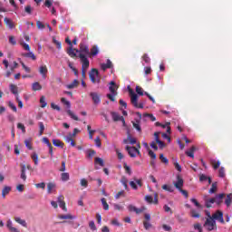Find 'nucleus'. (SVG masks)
<instances>
[{"label": "nucleus", "instance_id": "nucleus-1", "mask_svg": "<svg viewBox=\"0 0 232 232\" xmlns=\"http://www.w3.org/2000/svg\"><path fill=\"white\" fill-rule=\"evenodd\" d=\"M129 93L130 95V102L132 106H134V108H139L142 110V108H144V103L143 102L139 103V96L136 93H134L131 88H129Z\"/></svg>", "mask_w": 232, "mask_h": 232}, {"label": "nucleus", "instance_id": "nucleus-2", "mask_svg": "<svg viewBox=\"0 0 232 232\" xmlns=\"http://www.w3.org/2000/svg\"><path fill=\"white\" fill-rule=\"evenodd\" d=\"M109 90L111 93L107 94V98H109L111 102H115V97H117V90H119V86H117V83H115V82H111Z\"/></svg>", "mask_w": 232, "mask_h": 232}, {"label": "nucleus", "instance_id": "nucleus-3", "mask_svg": "<svg viewBox=\"0 0 232 232\" xmlns=\"http://www.w3.org/2000/svg\"><path fill=\"white\" fill-rule=\"evenodd\" d=\"M76 53H79V59L81 61V55L85 59L90 57V47L84 44H80V49L76 50Z\"/></svg>", "mask_w": 232, "mask_h": 232}, {"label": "nucleus", "instance_id": "nucleus-4", "mask_svg": "<svg viewBox=\"0 0 232 232\" xmlns=\"http://www.w3.org/2000/svg\"><path fill=\"white\" fill-rule=\"evenodd\" d=\"M203 227L207 231H215L217 230V221L214 220L211 217L207 218Z\"/></svg>", "mask_w": 232, "mask_h": 232}, {"label": "nucleus", "instance_id": "nucleus-5", "mask_svg": "<svg viewBox=\"0 0 232 232\" xmlns=\"http://www.w3.org/2000/svg\"><path fill=\"white\" fill-rule=\"evenodd\" d=\"M81 63H82V79H86V70L90 68V60L81 55Z\"/></svg>", "mask_w": 232, "mask_h": 232}, {"label": "nucleus", "instance_id": "nucleus-6", "mask_svg": "<svg viewBox=\"0 0 232 232\" xmlns=\"http://www.w3.org/2000/svg\"><path fill=\"white\" fill-rule=\"evenodd\" d=\"M89 79L93 84L96 82H101V78H99V70L92 69L91 72L89 73Z\"/></svg>", "mask_w": 232, "mask_h": 232}, {"label": "nucleus", "instance_id": "nucleus-7", "mask_svg": "<svg viewBox=\"0 0 232 232\" xmlns=\"http://www.w3.org/2000/svg\"><path fill=\"white\" fill-rule=\"evenodd\" d=\"M126 150L128 151V154L130 155V157L135 158L137 157V155H139V157L141 156L140 150H139V149H137L136 147L127 146Z\"/></svg>", "mask_w": 232, "mask_h": 232}, {"label": "nucleus", "instance_id": "nucleus-8", "mask_svg": "<svg viewBox=\"0 0 232 232\" xmlns=\"http://www.w3.org/2000/svg\"><path fill=\"white\" fill-rule=\"evenodd\" d=\"M210 218H213L215 221L218 220V222H220V224H226V222L224 221V212H222L221 210H217L216 213H214Z\"/></svg>", "mask_w": 232, "mask_h": 232}, {"label": "nucleus", "instance_id": "nucleus-9", "mask_svg": "<svg viewBox=\"0 0 232 232\" xmlns=\"http://www.w3.org/2000/svg\"><path fill=\"white\" fill-rule=\"evenodd\" d=\"M133 180L134 181L130 182V188H132V189L137 190V189H139V187L142 188V179H141L134 178ZM137 184L139 187H137Z\"/></svg>", "mask_w": 232, "mask_h": 232}, {"label": "nucleus", "instance_id": "nucleus-10", "mask_svg": "<svg viewBox=\"0 0 232 232\" xmlns=\"http://www.w3.org/2000/svg\"><path fill=\"white\" fill-rule=\"evenodd\" d=\"M77 50L79 49H73V46H69L66 52L67 54L72 57V59H74V57H77Z\"/></svg>", "mask_w": 232, "mask_h": 232}, {"label": "nucleus", "instance_id": "nucleus-11", "mask_svg": "<svg viewBox=\"0 0 232 232\" xmlns=\"http://www.w3.org/2000/svg\"><path fill=\"white\" fill-rule=\"evenodd\" d=\"M174 186L177 189H179V191H180L184 186V179H182L180 176H177V182L174 183Z\"/></svg>", "mask_w": 232, "mask_h": 232}, {"label": "nucleus", "instance_id": "nucleus-12", "mask_svg": "<svg viewBox=\"0 0 232 232\" xmlns=\"http://www.w3.org/2000/svg\"><path fill=\"white\" fill-rule=\"evenodd\" d=\"M43 142L48 146L49 153L51 157H53V146H52V143H50V140H48V138H43Z\"/></svg>", "mask_w": 232, "mask_h": 232}, {"label": "nucleus", "instance_id": "nucleus-13", "mask_svg": "<svg viewBox=\"0 0 232 232\" xmlns=\"http://www.w3.org/2000/svg\"><path fill=\"white\" fill-rule=\"evenodd\" d=\"M39 73L42 75L43 79H46V75L48 73V67L46 65L40 66Z\"/></svg>", "mask_w": 232, "mask_h": 232}, {"label": "nucleus", "instance_id": "nucleus-14", "mask_svg": "<svg viewBox=\"0 0 232 232\" xmlns=\"http://www.w3.org/2000/svg\"><path fill=\"white\" fill-rule=\"evenodd\" d=\"M57 201H58L60 208H62L63 209V211H67L66 203L64 202V196H63V195L59 196Z\"/></svg>", "mask_w": 232, "mask_h": 232}, {"label": "nucleus", "instance_id": "nucleus-15", "mask_svg": "<svg viewBox=\"0 0 232 232\" xmlns=\"http://www.w3.org/2000/svg\"><path fill=\"white\" fill-rule=\"evenodd\" d=\"M224 197H226V194L224 193L216 195V197L214 198V200L216 204H218V206H220V204H222L224 200Z\"/></svg>", "mask_w": 232, "mask_h": 232}, {"label": "nucleus", "instance_id": "nucleus-16", "mask_svg": "<svg viewBox=\"0 0 232 232\" xmlns=\"http://www.w3.org/2000/svg\"><path fill=\"white\" fill-rule=\"evenodd\" d=\"M90 96L92 97V102H94V104H99L101 102V96H99V93L91 92Z\"/></svg>", "mask_w": 232, "mask_h": 232}, {"label": "nucleus", "instance_id": "nucleus-17", "mask_svg": "<svg viewBox=\"0 0 232 232\" xmlns=\"http://www.w3.org/2000/svg\"><path fill=\"white\" fill-rule=\"evenodd\" d=\"M101 68H102V70H103V72H106V70H108L110 68H113V63H111V61L110 59H108L106 63L101 64Z\"/></svg>", "mask_w": 232, "mask_h": 232}, {"label": "nucleus", "instance_id": "nucleus-18", "mask_svg": "<svg viewBox=\"0 0 232 232\" xmlns=\"http://www.w3.org/2000/svg\"><path fill=\"white\" fill-rule=\"evenodd\" d=\"M96 55H99V47H97V45H93L89 52V57H96Z\"/></svg>", "mask_w": 232, "mask_h": 232}, {"label": "nucleus", "instance_id": "nucleus-19", "mask_svg": "<svg viewBox=\"0 0 232 232\" xmlns=\"http://www.w3.org/2000/svg\"><path fill=\"white\" fill-rule=\"evenodd\" d=\"M4 23L6 26L9 27L10 30H14V28H15V25L14 24V22L12 21V19L8 17L4 18Z\"/></svg>", "mask_w": 232, "mask_h": 232}, {"label": "nucleus", "instance_id": "nucleus-20", "mask_svg": "<svg viewBox=\"0 0 232 232\" xmlns=\"http://www.w3.org/2000/svg\"><path fill=\"white\" fill-rule=\"evenodd\" d=\"M14 220L16 221L17 224H20V226H23V227H28V224L26 223V220L22 219L19 217H14Z\"/></svg>", "mask_w": 232, "mask_h": 232}, {"label": "nucleus", "instance_id": "nucleus-21", "mask_svg": "<svg viewBox=\"0 0 232 232\" xmlns=\"http://www.w3.org/2000/svg\"><path fill=\"white\" fill-rule=\"evenodd\" d=\"M195 151H197V147L192 146L189 150H187L185 153L188 157H190L191 159H195Z\"/></svg>", "mask_w": 232, "mask_h": 232}, {"label": "nucleus", "instance_id": "nucleus-22", "mask_svg": "<svg viewBox=\"0 0 232 232\" xmlns=\"http://www.w3.org/2000/svg\"><path fill=\"white\" fill-rule=\"evenodd\" d=\"M6 227L9 229L10 232H20L19 229H17L16 227H14V224L10 219L7 220Z\"/></svg>", "mask_w": 232, "mask_h": 232}, {"label": "nucleus", "instance_id": "nucleus-23", "mask_svg": "<svg viewBox=\"0 0 232 232\" xmlns=\"http://www.w3.org/2000/svg\"><path fill=\"white\" fill-rule=\"evenodd\" d=\"M128 210L134 213H137V215H139L140 213H142V209L140 208H137V207L133 206V205H129L128 206Z\"/></svg>", "mask_w": 232, "mask_h": 232}, {"label": "nucleus", "instance_id": "nucleus-24", "mask_svg": "<svg viewBox=\"0 0 232 232\" xmlns=\"http://www.w3.org/2000/svg\"><path fill=\"white\" fill-rule=\"evenodd\" d=\"M22 180L26 181V165H21V175Z\"/></svg>", "mask_w": 232, "mask_h": 232}, {"label": "nucleus", "instance_id": "nucleus-25", "mask_svg": "<svg viewBox=\"0 0 232 232\" xmlns=\"http://www.w3.org/2000/svg\"><path fill=\"white\" fill-rule=\"evenodd\" d=\"M58 218H60L61 220H73L75 217L72 216V214H66V215H59Z\"/></svg>", "mask_w": 232, "mask_h": 232}, {"label": "nucleus", "instance_id": "nucleus-26", "mask_svg": "<svg viewBox=\"0 0 232 232\" xmlns=\"http://www.w3.org/2000/svg\"><path fill=\"white\" fill-rule=\"evenodd\" d=\"M79 82L78 80H74L72 83L66 85L67 90H73L74 88H78Z\"/></svg>", "mask_w": 232, "mask_h": 232}, {"label": "nucleus", "instance_id": "nucleus-27", "mask_svg": "<svg viewBox=\"0 0 232 232\" xmlns=\"http://www.w3.org/2000/svg\"><path fill=\"white\" fill-rule=\"evenodd\" d=\"M32 90L33 92H40V90H43V86L41 83H39V82H35L32 85Z\"/></svg>", "mask_w": 232, "mask_h": 232}, {"label": "nucleus", "instance_id": "nucleus-28", "mask_svg": "<svg viewBox=\"0 0 232 232\" xmlns=\"http://www.w3.org/2000/svg\"><path fill=\"white\" fill-rule=\"evenodd\" d=\"M12 191V188L8 186H5L4 188L2 189V197L3 198H6V195Z\"/></svg>", "mask_w": 232, "mask_h": 232}, {"label": "nucleus", "instance_id": "nucleus-29", "mask_svg": "<svg viewBox=\"0 0 232 232\" xmlns=\"http://www.w3.org/2000/svg\"><path fill=\"white\" fill-rule=\"evenodd\" d=\"M112 121H114V122H119V121H121L122 119V116L119 115V113L117 112H111Z\"/></svg>", "mask_w": 232, "mask_h": 232}, {"label": "nucleus", "instance_id": "nucleus-30", "mask_svg": "<svg viewBox=\"0 0 232 232\" xmlns=\"http://www.w3.org/2000/svg\"><path fill=\"white\" fill-rule=\"evenodd\" d=\"M123 142L125 144H128V142H130V144H137V139L131 138V136L129 134L127 140H124Z\"/></svg>", "mask_w": 232, "mask_h": 232}, {"label": "nucleus", "instance_id": "nucleus-31", "mask_svg": "<svg viewBox=\"0 0 232 232\" xmlns=\"http://www.w3.org/2000/svg\"><path fill=\"white\" fill-rule=\"evenodd\" d=\"M215 198H205V206L206 208H211L212 204H215Z\"/></svg>", "mask_w": 232, "mask_h": 232}, {"label": "nucleus", "instance_id": "nucleus-32", "mask_svg": "<svg viewBox=\"0 0 232 232\" xmlns=\"http://www.w3.org/2000/svg\"><path fill=\"white\" fill-rule=\"evenodd\" d=\"M218 186V182L212 183L211 188L208 190V193H210V195H213V193H217Z\"/></svg>", "mask_w": 232, "mask_h": 232}, {"label": "nucleus", "instance_id": "nucleus-33", "mask_svg": "<svg viewBox=\"0 0 232 232\" xmlns=\"http://www.w3.org/2000/svg\"><path fill=\"white\" fill-rule=\"evenodd\" d=\"M10 92L11 93H13L14 95H17L18 94V88L17 85L11 83L10 84Z\"/></svg>", "mask_w": 232, "mask_h": 232}, {"label": "nucleus", "instance_id": "nucleus-34", "mask_svg": "<svg viewBox=\"0 0 232 232\" xmlns=\"http://www.w3.org/2000/svg\"><path fill=\"white\" fill-rule=\"evenodd\" d=\"M61 179L63 182H68V180H70V174L68 172H63L61 174Z\"/></svg>", "mask_w": 232, "mask_h": 232}, {"label": "nucleus", "instance_id": "nucleus-35", "mask_svg": "<svg viewBox=\"0 0 232 232\" xmlns=\"http://www.w3.org/2000/svg\"><path fill=\"white\" fill-rule=\"evenodd\" d=\"M53 146H56V148H63L64 146V143L61 141V140H53Z\"/></svg>", "mask_w": 232, "mask_h": 232}, {"label": "nucleus", "instance_id": "nucleus-36", "mask_svg": "<svg viewBox=\"0 0 232 232\" xmlns=\"http://www.w3.org/2000/svg\"><path fill=\"white\" fill-rule=\"evenodd\" d=\"M210 164L213 166L214 169H218L220 168V161H217L216 160H211Z\"/></svg>", "mask_w": 232, "mask_h": 232}, {"label": "nucleus", "instance_id": "nucleus-37", "mask_svg": "<svg viewBox=\"0 0 232 232\" xmlns=\"http://www.w3.org/2000/svg\"><path fill=\"white\" fill-rule=\"evenodd\" d=\"M67 115H69V117H71V119L73 121H79V117H77V115H75L72 110H67Z\"/></svg>", "mask_w": 232, "mask_h": 232}, {"label": "nucleus", "instance_id": "nucleus-38", "mask_svg": "<svg viewBox=\"0 0 232 232\" xmlns=\"http://www.w3.org/2000/svg\"><path fill=\"white\" fill-rule=\"evenodd\" d=\"M232 203V194H228L227 196V198L225 199V204L227 208H229V206H231Z\"/></svg>", "mask_w": 232, "mask_h": 232}, {"label": "nucleus", "instance_id": "nucleus-39", "mask_svg": "<svg viewBox=\"0 0 232 232\" xmlns=\"http://www.w3.org/2000/svg\"><path fill=\"white\" fill-rule=\"evenodd\" d=\"M53 189H55V184L54 183H48L47 184V192L50 194H52V191H53Z\"/></svg>", "mask_w": 232, "mask_h": 232}, {"label": "nucleus", "instance_id": "nucleus-40", "mask_svg": "<svg viewBox=\"0 0 232 232\" xmlns=\"http://www.w3.org/2000/svg\"><path fill=\"white\" fill-rule=\"evenodd\" d=\"M133 128H135V130H137V131H139L140 133V131H142V128H140V121H136V122L132 123Z\"/></svg>", "mask_w": 232, "mask_h": 232}, {"label": "nucleus", "instance_id": "nucleus-41", "mask_svg": "<svg viewBox=\"0 0 232 232\" xmlns=\"http://www.w3.org/2000/svg\"><path fill=\"white\" fill-rule=\"evenodd\" d=\"M160 160L166 165L169 164V160L164 156V154H160Z\"/></svg>", "mask_w": 232, "mask_h": 232}, {"label": "nucleus", "instance_id": "nucleus-42", "mask_svg": "<svg viewBox=\"0 0 232 232\" xmlns=\"http://www.w3.org/2000/svg\"><path fill=\"white\" fill-rule=\"evenodd\" d=\"M190 217H192V218H200V213L197 212L195 209H191Z\"/></svg>", "mask_w": 232, "mask_h": 232}, {"label": "nucleus", "instance_id": "nucleus-43", "mask_svg": "<svg viewBox=\"0 0 232 232\" xmlns=\"http://www.w3.org/2000/svg\"><path fill=\"white\" fill-rule=\"evenodd\" d=\"M102 204L103 206V209L105 211H108V209H110V205H108V202L106 201V198H102Z\"/></svg>", "mask_w": 232, "mask_h": 232}, {"label": "nucleus", "instance_id": "nucleus-44", "mask_svg": "<svg viewBox=\"0 0 232 232\" xmlns=\"http://www.w3.org/2000/svg\"><path fill=\"white\" fill-rule=\"evenodd\" d=\"M142 61H144V63H146V64H150L151 63V59L150 58L148 53H144L142 55Z\"/></svg>", "mask_w": 232, "mask_h": 232}, {"label": "nucleus", "instance_id": "nucleus-45", "mask_svg": "<svg viewBox=\"0 0 232 232\" xmlns=\"http://www.w3.org/2000/svg\"><path fill=\"white\" fill-rule=\"evenodd\" d=\"M40 130H39V137H41V135H43V133H44V123H43V121H40L38 123Z\"/></svg>", "mask_w": 232, "mask_h": 232}, {"label": "nucleus", "instance_id": "nucleus-46", "mask_svg": "<svg viewBox=\"0 0 232 232\" xmlns=\"http://www.w3.org/2000/svg\"><path fill=\"white\" fill-rule=\"evenodd\" d=\"M40 102L42 103L41 108H46V106H48V103H46V97L44 96L40 98Z\"/></svg>", "mask_w": 232, "mask_h": 232}, {"label": "nucleus", "instance_id": "nucleus-47", "mask_svg": "<svg viewBox=\"0 0 232 232\" xmlns=\"http://www.w3.org/2000/svg\"><path fill=\"white\" fill-rule=\"evenodd\" d=\"M32 159H33V160L34 162V165L38 166L39 165V156L37 155V153H34L32 155Z\"/></svg>", "mask_w": 232, "mask_h": 232}, {"label": "nucleus", "instance_id": "nucleus-48", "mask_svg": "<svg viewBox=\"0 0 232 232\" xmlns=\"http://www.w3.org/2000/svg\"><path fill=\"white\" fill-rule=\"evenodd\" d=\"M94 162L95 164H99L100 166H102V168H103L104 166V160L102 158H95Z\"/></svg>", "mask_w": 232, "mask_h": 232}, {"label": "nucleus", "instance_id": "nucleus-49", "mask_svg": "<svg viewBox=\"0 0 232 232\" xmlns=\"http://www.w3.org/2000/svg\"><path fill=\"white\" fill-rule=\"evenodd\" d=\"M61 102H63V104H64L65 106H67L68 110H70V108H72V104L70 103L69 101H67L66 98H62Z\"/></svg>", "mask_w": 232, "mask_h": 232}, {"label": "nucleus", "instance_id": "nucleus-50", "mask_svg": "<svg viewBox=\"0 0 232 232\" xmlns=\"http://www.w3.org/2000/svg\"><path fill=\"white\" fill-rule=\"evenodd\" d=\"M143 227L146 230L151 229L152 225H151V223L150 221H143Z\"/></svg>", "mask_w": 232, "mask_h": 232}, {"label": "nucleus", "instance_id": "nucleus-51", "mask_svg": "<svg viewBox=\"0 0 232 232\" xmlns=\"http://www.w3.org/2000/svg\"><path fill=\"white\" fill-rule=\"evenodd\" d=\"M162 189H164L165 191H169V193H173V187L169 185H163Z\"/></svg>", "mask_w": 232, "mask_h": 232}, {"label": "nucleus", "instance_id": "nucleus-52", "mask_svg": "<svg viewBox=\"0 0 232 232\" xmlns=\"http://www.w3.org/2000/svg\"><path fill=\"white\" fill-rule=\"evenodd\" d=\"M24 57H29L33 61H35V59H37L35 57V54H34V53H26L24 54Z\"/></svg>", "mask_w": 232, "mask_h": 232}, {"label": "nucleus", "instance_id": "nucleus-53", "mask_svg": "<svg viewBox=\"0 0 232 232\" xmlns=\"http://www.w3.org/2000/svg\"><path fill=\"white\" fill-rule=\"evenodd\" d=\"M218 177L221 179H224L226 177V170L224 169V167H221L218 171Z\"/></svg>", "mask_w": 232, "mask_h": 232}, {"label": "nucleus", "instance_id": "nucleus-54", "mask_svg": "<svg viewBox=\"0 0 232 232\" xmlns=\"http://www.w3.org/2000/svg\"><path fill=\"white\" fill-rule=\"evenodd\" d=\"M190 202H192V204H194L199 209H202V205H200V203H198V201L196 198H191Z\"/></svg>", "mask_w": 232, "mask_h": 232}, {"label": "nucleus", "instance_id": "nucleus-55", "mask_svg": "<svg viewBox=\"0 0 232 232\" xmlns=\"http://www.w3.org/2000/svg\"><path fill=\"white\" fill-rule=\"evenodd\" d=\"M89 227H90V229H92V231H97V227L95 226L94 221H90L89 222Z\"/></svg>", "mask_w": 232, "mask_h": 232}, {"label": "nucleus", "instance_id": "nucleus-56", "mask_svg": "<svg viewBox=\"0 0 232 232\" xmlns=\"http://www.w3.org/2000/svg\"><path fill=\"white\" fill-rule=\"evenodd\" d=\"M24 144H25V146H26V148H27L28 150H34V148L32 147V140H24Z\"/></svg>", "mask_w": 232, "mask_h": 232}, {"label": "nucleus", "instance_id": "nucleus-57", "mask_svg": "<svg viewBox=\"0 0 232 232\" xmlns=\"http://www.w3.org/2000/svg\"><path fill=\"white\" fill-rule=\"evenodd\" d=\"M136 93H138V95H144V90L142 89V87L137 86L136 87Z\"/></svg>", "mask_w": 232, "mask_h": 232}, {"label": "nucleus", "instance_id": "nucleus-58", "mask_svg": "<svg viewBox=\"0 0 232 232\" xmlns=\"http://www.w3.org/2000/svg\"><path fill=\"white\" fill-rule=\"evenodd\" d=\"M145 200L149 204H153V197L152 196H150V195L145 196Z\"/></svg>", "mask_w": 232, "mask_h": 232}, {"label": "nucleus", "instance_id": "nucleus-59", "mask_svg": "<svg viewBox=\"0 0 232 232\" xmlns=\"http://www.w3.org/2000/svg\"><path fill=\"white\" fill-rule=\"evenodd\" d=\"M144 117H149V119H150V121L152 122H155V121H157V118H155V116H153V114H150V113H145Z\"/></svg>", "mask_w": 232, "mask_h": 232}, {"label": "nucleus", "instance_id": "nucleus-60", "mask_svg": "<svg viewBox=\"0 0 232 232\" xmlns=\"http://www.w3.org/2000/svg\"><path fill=\"white\" fill-rule=\"evenodd\" d=\"M35 188L44 189V188H46V183L44 182L37 183L35 184Z\"/></svg>", "mask_w": 232, "mask_h": 232}, {"label": "nucleus", "instance_id": "nucleus-61", "mask_svg": "<svg viewBox=\"0 0 232 232\" xmlns=\"http://www.w3.org/2000/svg\"><path fill=\"white\" fill-rule=\"evenodd\" d=\"M25 14H28V15H31L32 14V5H26L24 8Z\"/></svg>", "mask_w": 232, "mask_h": 232}, {"label": "nucleus", "instance_id": "nucleus-62", "mask_svg": "<svg viewBox=\"0 0 232 232\" xmlns=\"http://www.w3.org/2000/svg\"><path fill=\"white\" fill-rule=\"evenodd\" d=\"M81 186H82V188H88V180H86V179H82Z\"/></svg>", "mask_w": 232, "mask_h": 232}, {"label": "nucleus", "instance_id": "nucleus-63", "mask_svg": "<svg viewBox=\"0 0 232 232\" xmlns=\"http://www.w3.org/2000/svg\"><path fill=\"white\" fill-rule=\"evenodd\" d=\"M36 26L39 30H44L45 26L41 23V21L36 22Z\"/></svg>", "mask_w": 232, "mask_h": 232}, {"label": "nucleus", "instance_id": "nucleus-64", "mask_svg": "<svg viewBox=\"0 0 232 232\" xmlns=\"http://www.w3.org/2000/svg\"><path fill=\"white\" fill-rule=\"evenodd\" d=\"M194 229H198V232H202V225H200V223L195 224Z\"/></svg>", "mask_w": 232, "mask_h": 232}]
</instances>
